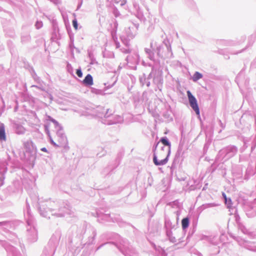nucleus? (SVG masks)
Segmentation results:
<instances>
[{
    "instance_id": "423d86ee",
    "label": "nucleus",
    "mask_w": 256,
    "mask_h": 256,
    "mask_svg": "<svg viewBox=\"0 0 256 256\" xmlns=\"http://www.w3.org/2000/svg\"><path fill=\"white\" fill-rule=\"evenodd\" d=\"M0 140H6L5 128L3 124H2L0 126Z\"/></svg>"
},
{
    "instance_id": "9d476101",
    "label": "nucleus",
    "mask_w": 256,
    "mask_h": 256,
    "mask_svg": "<svg viewBox=\"0 0 256 256\" xmlns=\"http://www.w3.org/2000/svg\"><path fill=\"white\" fill-rule=\"evenodd\" d=\"M72 24L75 30H77L78 28V24L76 20H72Z\"/></svg>"
},
{
    "instance_id": "f257e3e1",
    "label": "nucleus",
    "mask_w": 256,
    "mask_h": 256,
    "mask_svg": "<svg viewBox=\"0 0 256 256\" xmlns=\"http://www.w3.org/2000/svg\"><path fill=\"white\" fill-rule=\"evenodd\" d=\"M170 153L168 148H164L158 142L153 158L154 164L156 166H162L166 164L168 161V156Z\"/></svg>"
},
{
    "instance_id": "f8f14e48",
    "label": "nucleus",
    "mask_w": 256,
    "mask_h": 256,
    "mask_svg": "<svg viewBox=\"0 0 256 256\" xmlns=\"http://www.w3.org/2000/svg\"><path fill=\"white\" fill-rule=\"evenodd\" d=\"M228 204V205H229V204H230H230H232L230 199H228V202H227V204Z\"/></svg>"
},
{
    "instance_id": "6e6552de",
    "label": "nucleus",
    "mask_w": 256,
    "mask_h": 256,
    "mask_svg": "<svg viewBox=\"0 0 256 256\" xmlns=\"http://www.w3.org/2000/svg\"><path fill=\"white\" fill-rule=\"evenodd\" d=\"M202 76L198 72H196L193 76L192 80L194 82L197 81L198 80L201 78Z\"/></svg>"
},
{
    "instance_id": "4468645a",
    "label": "nucleus",
    "mask_w": 256,
    "mask_h": 256,
    "mask_svg": "<svg viewBox=\"0 0 256 256\" xmlns=\"http://www.w3.org/2000/svg\"><path fill=\"white\" fill-rule=\"evenodd\" d=\"M30 144V145L32 146V144H32V142H30V143H29V142H26V143L25 144L26 146H27L28 144Z\"/></svg>"
},
{
    "instance_id": "7ed1b4c3",
    "label": "nucleus",
    "mask_w": 256,
    "mask_h": 256,
    "mask_svg": "<svg viewBox=\"0 0 256 256\" xmlns=\"http://www.w3.org/2000/svg\"><path fill=\"white\" fill-rule=\"evenodd\" d=\"M52 142L57 146L65 145L67 144L66 137L61 132H58L54 140Z\"/></svg>"
},
{
    "instance_id": "ddd939ff",
    "label": "nucleus",
    "mask_w": 256,
    "mask_h": 256,
    "mask_svg": "<svg viewBox=\"0 0 256 256\" xmlns=\"http://www.w3.org/2000/svg\"><path fill=\"white\" fill-rule=\"evenodd\" d=\"M41 150L43 152H47V150L46 148H43L41 149Z\"/></svg>"
},
{
    "instance_id": "0eeeda50",
    "label": "nucleus",
    "mask_w": 256,
    "mask_h": 256,
    "mask_svg": "<svg viewBox=\"0 0 256 256\" xmlns=\"http://www.w3.org/2000/svg\"><path fill=\"white\" fill-rule=\"evenodd\" d=\"M189 224V220L188 218H184L182 220V226L183 229L187 228Z\"/></svg>"
},
{
    "instance_id": "39448f33",
    "label": "nucleus",
    "mask_w": 256,
    "mask_h": 256,
    "mask_svg": "<svg viewBox=\"0 0 256 256\" xmlns=\"http://www.w3.org/2000/svg\"><path fill=\"white\" fill-rule=\"evenodd\" d=\"M82 82L86 86H92L94 84L93 78L90 74H88L85 77Z\"/></svg>"
},
{
    "instance_id": "20e7f679",
    "label": "nucleus",
    "mask_w": 256,
    "mask_h": 256,
    "mask_svg": "<svg viewBox=\"0 0 256 256\" xmlns=\"http://www.w3.org/2000/svg\"><path fill=\"white\" fill-rule=\"evenodd\" d=\"M158 142H160V144L164 146V148H168V150L170 151V144L166 138H162Z\"/></svg>"
},
{
    "instance_id": "1a4fd4ad",
    "label": "nucleus",
    "mask_w": 256,
    "mask_h": 256,
    "mask_svg": "<svg viewBox=\"0 0 256 256\" xmlns=\"http://www.w3.org/2000/svg\"><path fill=\"white\" fill-rule=\"evenodd\" d=\"M76 74L78 75V76L80 78H82V73L80 69L76 70Z\"/></svg>"
},
{
    "instance_id": "9b49d317",
    "label": "nucleus",
    "mask_w": 256,
    "mask_h": 256,
    "mask_svg": "<svg viewBox=\"0 0 256 256\" xmlns=\"http://www.w3.org/2000/svg\"><path fill=\"white\" fill-rule=\"evenodd\" d=\"M222 196H224V200H225V203L227 204L228 202V198H226V194L224 193L222 194Z\"/></svg>"
},
{
    "instance_id": "f03ea898",
    "label": "nucleus",
    "mask_w": 256,
    "mask_h": 256,
    "mask_svg": "<svg viewBox=\"0 0 256 256\" xmlns=\"http://www.w3.org/2000/svg\"><path fill=\"white\" fill-rule=\"evenodd\" d=\"M186 92L190 106L196 112V114L198 116H200V110L196 98L190 92V90H188Z\"/></svg>"
}]
</instances>
